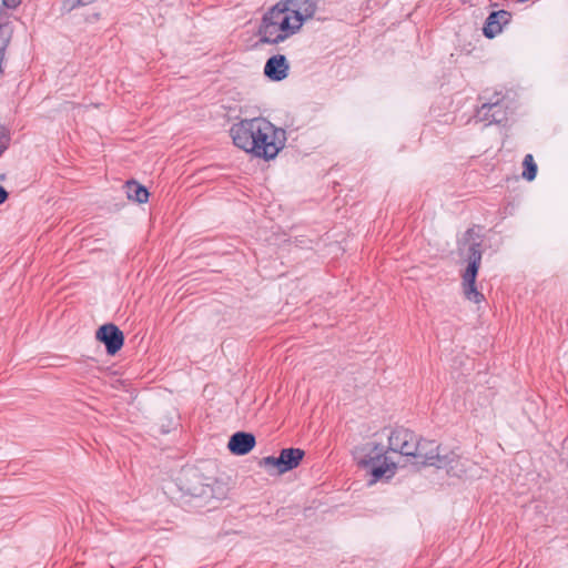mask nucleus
I'll list each match as a JSON object with an SVG mask.
<instances>
[{
  "instance_id": "nucleus-1",
  "label": "nucleus",
  "mask_w": 568,
  "mask_h": 568,
  "mask_svg": "<svg viewBox=\"0 0 568 568\" xmlns=\"http://www.w3.org/2000/svg\"><path fill=\"white\" fill-rule=\"evenodd\" d=\"M286 3L277 2L263 16L257 30L261 43L278 44L301 29L303 19Z\"/></svg>"
},
{
  "instance_id": "nucleus-2",
  "label": "nucleus",
  "mask_w": 568,
  "mask_h": 568,
  "mask_svg": "<svg viewBox=\"0 0 568 568\" xmlns=\"http://www.w3.org/2000/svg\"><path fill=\"white\" fill-rule=\"evenodd\" d=\"M458 252L467 262V267L462 274L463 292L468 301L480 303L484 295L476 287V277L480 267L483 248L481 237L475 229H468L458 243Z\"/></svg>"
},
{
  "instance_id": "nucleus-3",
  "label": "nucleus",
  "mask_w": 568,
  "mask_h": 568,
  "mask_svg": "<svg viewBox=\"0 0 568 568\" xmlns=\"http://www.w3.org/2000/svg\"><path fill=\"white\" fill-rule=\"evenodd\" d=\"M354 458L361 468L369 469L373 479L369 484H375L382 478H390L395 475L396 463L387 456V450L382 444L367 442L355 447Z\"/></svg>"
},
{
  "instance_id": "nucleus-4",
  "label": "nucleus",
  "mask_w": 568,
  "mask_h": 568,
  "mask_svg": "<svg viewBox=\"0 0 568 568\" xmlns=\"http://www.w3.org/2000/svg\"><path fill=\"white\" fill-rule=\"evenodd\" d=\"M254 140L256 148L252 150V153L257 158L272 160L284 148L286 132L283 129L275 128L270 121L261 118Z\"/></svg>"
},
{
  "instance_id": "nucleus-5",
  "label": "nucleus",
  "mask_w": 568,
  "mask_h": 568,
  "mask_svg": "<svg viewBox=\"0 0 568 568\" xmlns=\"http://www.w3.org/2000/svg\"><path fill=\"white\" fill-rule=\"evenodd\" d=\"M412 457L416 459V465L446 468L448 473L454 471L460 460L454 452L442 454L436 442L427 439L418 440V449Z\"/></svg>"
},
{
  "instance_id": "nucleus-6",
  "label": "nucleus",
  "mask_w": 568,
  "mask_h": 568,
  "mask_svg": "<svg viewBox=\"0 0 568 568\" xmlns=\"http://www.w3.org/2000/svg\"><path fill=\"white\" fill-rule=\"evenodd\" d=\"M305 453L301 448H284L281 450L278 457L267 456L263 457L258 465L268 470L275 469L277 474H285L296 468L302 462Z\"/></svg>"
},
{
  "instance_id": "nucleus-7",
  "label": "nucleus",
  "mask_w": 568,
  "mask_h": 568,
  "mask_svg": "<svg viewBox=\"0 0 568 568\" xmlns=\"http://www.w3.org/2000/svg\"><path fill=\"white\" fill-rule=\"evenodd\" d=\"M260 121L261 118H255L251 120H242L241 122L233 124L230 130L233 143L237 148L252 153V150L256 148L254 138L256 135V129L258 128Z\"/></svg>"
},
{
  "instance_id": "nucleus-8",
  "label": "nucleus",
  "mask_w": 568,
  "mask_h": 568,
  "mask_svg": "<svg viewBox=\"0 0 568 568\" xmlns=\"http://www.w3.org/2000/svg\"><path fill=\"white\" fill-rule=\"evenodd\" d=\"M419 438L409 429L397 427L388 436V450L403 456H413L418 449Z\"/></svg>"
},
{
  "instance_id": "nucleus-9",
  "label": "nucleus",
  "mask_w": 568,
  "mask_h": 568,
  "mask_svg": "<svg viewBox=\"0 0 568 568\" xmlns=\"http://www.w3.org/2000/svg\"><path fill=\"white\" fill-rule=\"evenodd\" d=\"M95 338L105 345L109 355L116 354L124 344L122 331L112 323L100 326L95 333Z\"/></svg>"
},
{
  "instance_id": "nucleus-10",
  "label": "nucleus",
  "mask_w": 568,
  "mask_h": 568,
  "mask_svg": "<svg viewBox=\"0 0 568 568\" xmlns=\"http://www.w3.org/2000/svg\"><path fill=\"white\" fill-rule=\"evenodd\" d=\"M180 490L191 497H203L212 493V489L197 473H185L179 478Z\"/></svg>"
},
{
  "instance_id": "nucleus-11",
  "label": "nucleus",
  "mask_w": 568,
  "mask_h": 568,
  "mask_svg": "<svg viewBox=\"0 0 568 568\" xmlns=\"http://www.w3.org/2000/svg\"><path fill=\"white\" fill-rule=\"evenodd\" d=\"M256 444L255 436L251 433L237 432L230 437L227 448L234 455H246Z\"/></svg>"
},
{
  "instance_id": "nucleus-12",
  "label": "nucleus",
  "mask_w": 568,
  "mask_h": 568,
  "mask_svg": "<svg viewBox=\"0 0 568 568\" xmlns=\"http://www.w3.org/2000/svg\"><path fill=\"white\" fill-rule=\"evenodd\" d=\"M288 62L283 54L271 57L264 67L265 75L273 81H282L288 75Z\"/></svg>"
},
{
  "instance_id": "nucleus-13",
  "label": "nucleus",
  "mask_w": 568,
  "mask_h": 568,
  "mask_svg": "<svg viewBox=\"0 0 568 568\" xmlns=\"http://www.w3.org/2000/svg\"><path fill=\"white\" fill-rule=\"evenodd\" d=\"M510 13L506 10L490 12L483 28L485 37L493 39L496 34L500 33L503 27L510 21Z\"/></svg>"
},
{
  "instance_id": "nucleus-14",
  "label": "nucleus",
  "mask_w": 568,
  "mask_h": 568,
  "mask_svg": "<svg viewBox=\"0 0 568 568\" xmlns=\"http://www.w3.org/2000/svg\"><path fill=\"white\" fill-rule=\"evenodd\" d=\"M124 187L129 200L140 204L148 202L149 191L136 181H128Z\"/></svg>"
},
{
  "instance_id": "nucleus-15",
  "label": "nucleus",
  "mask_w": 568,
  "mask_h": 568,
  "mask_svg": "<svg viewBox=\"0 0 568 568\" xmlns=\"http://www.w3.org/2000/svg\"><path fill=\"white\" fill-rule=\"evenodd\" d=\"M12 33L13 30L9 24L0 22V72L2 71V61L11 41Z\"/></svg>"
},
{
  "instance_id": "nucleus-16",
  "label": "nucleus",
  "mask_w": 568,
  "mask_h": 568,
  "mask_svg": "<svg viewBox=\"0 0 568 568\" xmlns=\"http://www.w3.org/2000/svg\"><path fill=\"white\" fill-rule=\"evenodd\" d=\"M523 165L525 168L523 172V178L526 179L527 181H532L537 174V165L534 162V158L531 154H527L524 158Z\"/></svg>"
},
{
  "instance_id": "nucleus-17",
  "label": "nucleus",
  "mask_w": 568,
  "mask_h": 568,
  "mask_svg": "<svg viewBox=\"0 0 568 568\" xmlns=\"http://www.w3.org/2000/svg\"><path fill=\"white\" fill-rule=\"evenodd\" d=\"M304 8L300 7L297 10H292V12H298L303 22L305 20L312 19L315 17L316 6L315 2H303Z\"/></svg>"
},
{
  "instance_id": "nucleus-18",
  "label": "nucleus",
  "mask_w": 568,
  "mask_h": 568,
  "mask_svg": "<svg viewBox=\"0 0 568 568\" xmlns=\"http://www.w3.org/2000/svg\"><path fill=\"white\" fill-rule=\"evenodd\" d=\"M10 136L3 125L0 124V155L8 149Z\"/></svg>"
},
{
  "instance_id": "nucleus-19",
  "label": "nucleus",
  "mask_w": 568,
  "mask_h": 568,
  "mask_svg": "<svg viewBox=\"0 0 568 568\" xmlns=\"http://www.w3.org/2000/svg\"><path fill=\"white\" fill-rule=\"evenodd\" d=\"M503 98L500 97L499 93L496 94V99L495 100H490L489 102H485L483 103L481 108H480V111L479 112H484V111H490L493 109H496L499 106L500 102H501Z\"/></svg>"
},
{
  "instance_id": "nucleus-20",
  "label": "nucleus",
  "mask_w": 568,
  "mask_h": 568,
  "mask_svg": "<svg viewBox=\"0 0 568 568\" xmlns=\"http://www.w3.org/2000/svg\"><path fill=\"white\" fill-rule=\"evenodd\" d=\"M20 2H0V16L7 10H14Z\"/></svg>"
},
{
  "instance_id": "nucleus-21",
  "label": "nucleus",
  "mask_w": 568,
  "mask_h": 568,
  "mask_svg": "<svg viewBox=\"0 0 568 568\" xmlns=\"http://www.w3.org/2000/svg\"><path fill=\"white\" fill-rule=\"evenodd\" d=\"M8 199V192L0 185V205Z\"/></svg>"
},
{
  "instance_id": "nucleus-22",
  "label": "nucleus",
  "mask_w": 568,
  "mask_h": 568,
  "mask_svg": "<svg viewBox=\"0 0 568 568\" xmlns=\"http://www.w3.org/2000/svg\"><path fill=\"white\" fill-rule=\"evenodd\" d=\"M491 118H493V121H495V122H499V121H501V119H500V118H498L496 113H493V114H491Z\"/></svg>"
},
{
  "instance_id": "nucleus-23",
  "label": "nucleus",
  "mask_w": 568,
  "mask_h": 568,
  "mask_svg": "<svg viewBox=\"0 0 568 568\" xmlns=\"http://www.w3.org/2000/svg\"><path fill=\"white\" fill-rule=\"evenodd\" d=\"M85 2H81V1H78L77 2V6H81V4H84Z\"/></svg>"
}]
</instances>
